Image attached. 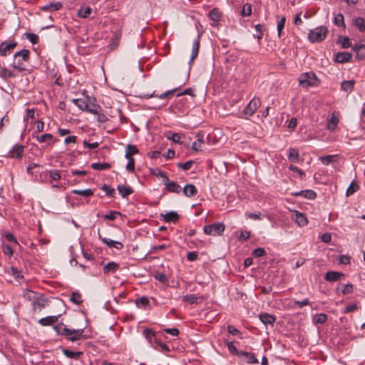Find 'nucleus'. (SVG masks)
I'll use <instances>...</instances> for the list:
<instances>
[{
	"label": "nucleus",
	"mask_w": 365,
	"mask_h": 365,
	"mask_svg": "<svg viewBox=\"0 0 365 365\" xmlns=\"http://www.w3.org/2000/svg\"><path fill=\"white\" fill-rule=\"evenodd\" d=\"M14 57L15 59L11 66L14 68L17 69L19 71H25V62H28L29 60V51L22 49L21 51L16 52Z\"/></svg>",
	"instance_id": "1"
},
{
	"label": "nucleus",
	"mask_w": 365,
	"mask_h": 365,
	"mask_svg": "<svg viewBox=\"0 0 365 365\" xmlns=\"http://www.w3.org/2000/svg\"><path fill=\"white\" fill-rule=\"evenodd\" d=\"M299 85L304 88L316 86L319 84V80L313 72H307L300 75L299 78Z\"/></svg>",
	"instance_id": "2"
},
{
	"label": "nucleus",
	"mask_w": 365,
	"mask_h": 365,
	"mask_svg": "<svg viewBox=\"0 0 365 365\" xmlns=\"http://www.w3.org/2000/svg\"><path fill=\"white\" fill-rule=\"evenodd\" d=\"M327 33V28L322 26L311 30L308 38L312 42H321L326 38Z\"/></svg>",
	"instance_id": "3"
},
{
	"label": "nucleus",
	"mask_w": 365,
	"mask_h": 365,
	"mask_svg": "<svg viewBox=\"0 0 365 365\" xmlns=\"http://www.w3.org/2000/svg\"><path fill=\"white\" fill-rule=\"evenodd\" d=\"M261 106V101L259 98H253L250 103L245 106L243 110L242 114L246 116V118L252 116L255 111L259 108Z\"/></svg>",
	"instance_id": "4"
},
{
	"label": "nucleus",
	"mask_w": 365,
	"mask_h": 365,
	"mask_svg": "<svg viewBox=\"0 0 365 365\" xmlns=\"http://www.w3.org/2000/svg\"><path fill=\"white\" fill-rule=\"evenodd\" d=\"M204 232L208 235H221L225 230V225L222 223H213L204 227Z\"/></svg>",
	"instance_id": "5"
},
{
	"label": "nucleus",
	"mask_w": 365,
	"mask_h": 365,
	"mask_svg": "<svg viewBox=\"0 0 365 365\" xmlns=\"http://www.w3.org/2000/svg\"><path fill=\"white\" fill-rule=\"evenodd\" d=\"M17 43L14 41L2 42L0 44V55L6 56L11 53L13 49L16 46Z\"/></svg>",
	"instance_id": "6"
},
{
	"label": "nucleus",
	"mask_w": 365,
	"mask_h": 365,
	"mask_svg": "<svg viewBox=\"0 0 365 365\" xmlns=\"http://www.w3.org/2000/svg\"><path fill=\"white\" fill-rule=\"evenodd\" d=\"M239 356L242 358L245 362L250 364H256L259 363V361L256 358L255 354L251 352L240 351Z\"/></svg>",
	"instance_id": "7"
},
{
	"label": "nucleus",
	"mask_w": 365,
	"mask_h": 365,
	"mask_svg": "<svg viewBox=\"0 0 365 365\" xmlns=\"http://www.w3.org/2000/svg\"><path fill=\"white\" fill-rule=\"evenodd\" d=\"M47 302L46 299L43 297V294L38 293V297H35V299L31 302L33 305V309L34 310L39 309L41 310L43 308Z\"/></svg>",
	"instance_id": "8"
},
{
	"label": "nucleus",
	"mask_w": 365,
	"mask_h": 365,
	"mask_svg": "<svg viewBox=\"0 0 365 365\" xmlns=\"http://www.w3.org/2000/svg\"><path fill=\"white\" fill-rule=\"evenodd\" d=\"M24 146L20 145H15L8 153V157L11 158L20 159L22 157L24 152Z\"/></svg>",
	"instance_id": "9"
},
{
	"label": "nucleus",
	"mask_w": 365,
	"mask_h": 365,
	"mask_svg": "<svg viewBox=\"0 0 365 365\" xmlns=\"http://www.w3.org/2000/svg\"><path fill=\"white\" fill-rule=\"evenodd\" d=\"M84 329H71V333L68 334V339L71 341H76L85 338L83 335Z\"/></svg>",
	"instance_id": "10"
},
{
	"label": "nucleus",
	"mask_w": 365,
	"mask_h": 365,
	"mask_svg": "<svg viewBox=\"0 0 365 365\" xmlns=\"http://www.w3.org/2000/svg\"><path fill=\"white\" fill-rule=\"evenodd\" d=\"M199 48H200V36H197L196 38L192 42V51H191V56L190 58L189 64H191V63L197 57L198 53H199Z\"/></svg>",
	"instance_id": "11"
},
{
	"label": "nucleus",
	"mask_w": 365,
	"mask_h": 365,
	"mask_svg": "<svg viewBox=\"0 0 365 365\" xmlns=\"http://www.w3.org/2000/svg\"><path fill=\"white\" fill-rule=\"evenodd\" d=\"M177 90H178V88H175V89H173V90L167 91H165V93H162L160 96H155L154 94V93H153L151 94L143 95V97H144L145 98L156 97V98H158V99H160L161 101H165L167 98H169L172 96H173Z\"/></svg>",
	"instance_id": "12"
},
{
	"label": "nucleus",
	"mask_w": 365,
	"mask_h": 365,
	"mask_svg": "<svg viewBox=\"0 0 365 365\" xmlns=\"http://www.w3.org/2000/svg\"><path fill=\"white\" fill-rule=\"evenodd\" d=\"M164 185L165 189L170 192L179 193L181 191V187L176 182L170 181L168 178V181H164Z\"/></svg>",
	"instance_id": "13"
},
{
	"label": "nucleus",
	"mask_w": 365,
	"mask_h": 365,
	"mask_svg": "<svg viewBox=\"0 0 365 365\" xmlns=\"http://www.w3.org/2000/svg\"><path fill=\"white\" fill-rule=\"evenodd\" d=\"M62 8V4L61 2H54L46 4L40 7V9L43 11L52 12L55 11H58Z\"/></svg>",
	"instance_id": "14"
},
{
	"label": "nucleus",
	"mask_w": 365,
	"mask_h": 365,
	"mask_svg": "<svg viewBox=\"0 0 365 365\" xmlns=\"http://www.w3.org/2000/svg\"><path fill=\"white\" fill-rule=\"evenodd\" d=\"M119 268V264L114 262H110L107 263L103 268V273L106 274H113L115 273Z\"/></svg>",
	"instance_id": "15"
},
{
	"label": "nucleus",
	"mask_w": 365,
	"mask_h": 365,
	"mask_svg": "<svg viewBox=\"0 0 365 365\" xmlns=\"http://www.w3.org/2000/svg\"><path fill=\"white\" fill-rule=\"evenodd\" d=\"M183 194L188 197L195 195L197 192L196 187L192 184H187L182 189Z\"/></svg>",
	"instance_id": "16"
},
{
	"label": "nucleus",
	"mask_w": 365,
	"mask_h": 365,
	"mask_svg": "<svg viewBox=\"0 0 365 365\" xmlns=\"http://www.w3.org/2000/svg\"><path fill=\"white\" fill-rule=\"evenodd\" d=\"M163 220L166 222H175L179 219V215L175 211L168 212L162 215Z\"/></svg>",
	"instance_id": "17"
},
{
	"label": "nucleus",
	"mask_w": 365,
	"mask_h": 365,
	"mask_svg": "<svg viewBox=\"0 0 365 365\" xmlns=\"http://www.w3.org/2000/svg\"><path fill=\"white\" fill-rule=\"evenodd\" d=\"M351 54L349 52H339L335 56V61L338 63L349 62L351 58Z\"/></svg>",
	"instance_id": "18"
},
{
	"label": "nucleus",
	"mask_w": 365,
	"mask_h": 365,
	"mask_svg": "<svg viewBox=\"0 0 365 365\" xmlns=\"http://www.w3.org/2000/svg\"><path fill=\"white\" fill-rule=\"evenodd\" d=\"M344 274L339 272L331 271L326 273L324 279L329 282H335L339 280Z\"/></svg>",
	"instance_id": "19"
},
{
	"label": "nucleus",
	"mask_w": 365,
	"mask_h": 365,
	"mask_svg": "<svg viewBox=\"0 0 365 365\" xmlns=\"http://www.w3.org/2000/svg\"><path fill=\"white\" fill-rule=\"evenodd\" d=\"M288 160L294 163H297L299 161L300 156L298 149L291 148L289 150Z\"/></svg>",
	"instance_id": "20"
},
{
	"label": "nucleus",
	"mask_w": 365,
	"mask_h": 365,
	"mask_svg": "<svg viewBox=\"0 0 365 365\" xmlns=\"http://www.w3.org/2000/svg\"><path fill=\"white\" fill-rule=\"evenodd\" d=\"M202 298L195 294H187L182 297V301L190 304H197L202 302Z\"/></svg>",
	"instance_id": "21"
},
{
	"label": "nucleus",
	"mask_w": 365,
	"mask_h": 365,
	"mask_svg": "<svg viewBox=\"0 0 365 365\" xmlns=\"http://www.w3.org/2000/svg\"><path fill=\"white\" fill-rule=\"evenodd\" d=\"M59 315L57 316H48L39 319L38 322L42 326H49L56 323L58 319Z\"/></svg>",
	"instance_id": "22"
},
{
	"label": "nucleus",
	"mask_w": 365,
	"mask_h": 365,
	"mask_svg": "<svg viewBox=\"0 0 365 365\" xmlns=\"http://www.w3.org/2000/svg\"><path fill=\"white\" fill-rule=\"evenodd\" d=\"M100 238L102 240V242L104 244H106L109 247H115L117 250H120L123 247V244L121 242H120L115 241V240H110V239H108V238H106V237L101 238L100 237Z\"/></svg>",
	"instance_id": "23"
},
{
	"label": "nucleus",
	"mask_w": 365,
	"mask_h": 365,
	"mask_svg": "<svg viewBox=\"0 0 365 365\" xmlns=\"http://www.w3.org/2000/svg\"><path fill=\"white\" fill-rule=\"evenodd\" d=\"M58 334L68 336L71 333V329H68L63 323H59L53 327Z\"/></svg>",
	"instance_id": "24"
},
{
	"label": "nucleus",
	"mask_w": 365,
	"mask_h": 365,
	"mask_svg": "<svg viewBox=\"0 0 365 365\" xmlns=\"http://www.w3.org/2000/svg\"><path fill=\"white\" fill-rule=\"evenodd\" d=\"M259 319L265 325H272L275 322L276 317L273 315L264 313L259 315Z\"/></svg>",
	"instance_id": "25"
},
{
	"label": "nucleus",
	"mask_w": 365,
	"mask_h": 365,
	"mask_svg": "<svg viewBox=\"0 0 365 365\" xmlns=\"http://www.w3.org/2000/svg\"><path fill=\"white\" fill-rule=\"evenodd\" d=\"M117 190H118L119 193L123 197H127L133 192L131 187L125 186L123 185H118L117 187Z\"/></svg>",
	"instance_id": "26"
},
{
	"label": "nucleus",
	"mask_w": 365,
	"mask_h": 365,
	"mask_svg": "<svg viewBox=\"0 0 365 365\" xmlns=\"http://www.w3.org/2000/svg\"><path fill=\"white\" fill-rule=\"evenodd\" d=\"M295 222L299 226H304L307 224V219L304 214L295 211Z\"/></svg>",
	"instance_id": "27"
},
{
	"label": "nucleus",
	"mask_w": 365,
	"mask_h": 365,
	"mask_svg": "<svg viewBox=\"0 0 365 365\" xmlns=\"http://www.w3.org/2000/svg\"><path fill=\"white\" fill-rule=\"evenodd\" d=\"M338 123H339L338 118L335 115L334 113H332L331 116L328 120L327 129L331 131H333L336 128Z\"/></svg>",
	"instance_id": "28"
},
{
	"label": "nucleus",
	"mask_w": 365,
	"mask_h": 365,
	"mask_svg": "<svg viewBox=\"0 0 365 365\" xmlns=\"http://www.w3.org/2000/svg\"><path fill=\"white\" fill-rule=\"evenodd\" d=\"M197 140L192 145V149L195 151L202 150V145L204 143L203 135L202 134L197 135Z\"/></svg>",
	"instance_id": "29"
},
{
	"label": "nucleus",
	"mask_w": 365,
	"mask_h": 365,
	"mask_svg": "<svg viewBox=\"0 0 365 365\" xmlns=\"http://www.w3.org/2000/svg\"><path fill=\"white\" fill-rule=\"evenodd\" d=\"M72 101L81 110L86 111V108H88V103L87 99L78 98L73 99Z\"/></svg>",
	"instance_id": "30"
},
{
	"label": "nucleus",
	"mask_w": 365,
	"mask_h": 365,
	"mask_svg": "<svg viewBox=\"0 0 365 365\" xmlns=\"http://www.w3.org/2000/svg\"><path fill=\"white\" fill-rule=\"evenodd\" d=\"M354 25L361 31H365V19L356 17L354 19Z\"/></svg>",
	"instance_id": "31"
},
{
	"label": "nucleus",
	"mask_w": 365,
	"mask_h": 365,
	"mask_svg": "<svg viewBox=\"0 0 365 365\" xmlns=\"http://www.w3.org/2000/svg\"><path fill=\"white\" fill-rule=\"evenodd\" d=\"M16 75L9 69L6 67H0V77L3 79L14 78Z\"/></svg>",
	"instance_id": "32"
},
{
	"label": "nucleus",
	"mask_w": 365,
	"mask_h": 365,
	"mask_svg": "<svg viewBox=\"0 0 365 365\" xmlns=\"http://www.w3.org/2000/svg\"><path fill=\"white\" fill-rule=\"evenodd\" d=\"M209 17L211 20L217 22L220 20L222 17V13L218 9H213L209 13Z\"/></svg>",
	"instance_id": "33"
},
{
	"label": "nucleus",
	"mask_w": 365,
	"mask_h": 365,
	"mask_svg": "<svg viewBox=\"0 0 365 365\" xmlns=\"http://www.w3.org/2000/svg\"><path fill=\"white\" fill-rule=\"evenodd\" d=\"M354 81H344L341 83V88L342 90L346 92H351L354 89Z\"/></svg>",
	"instance_id": "34"
},
{
	"label": "nucleus",
	"mask_w": 365,
	"mask_h": 365,
	"mask_svg": "<svg viewBox=\"0 0 365 365\" xmlns=\"http://www.w3.org/2000/svg\"><path fill=\"white\" fill-rule=\"evenodd\" d=\"M149 299L145 296H143L135 299V304L138 307L146 308L149 305Z\"/></svg>",
	"instance_id": "35"
},
{
	"label": "nucleus",
	"mask_w": 365,
	"mask_h": 365,
	"mask_svg": "<svg viewBox=\"0 0 365 365\" xmlns=\"http://www.w3.org/2000/svg\"><path fill=\"white\" fill-rule=\"evenodd\" d=\"M296 196H303L307 199H314L316 197V192L313 190H302L295 194Z\"/></svg>",
	"instance_id": "36"
},
{
	"label": "nucleus",
	"mask_w": 365,
	"mask_h": 365,
	"mask_svg": "<svg viewBox=\"0 0 365 365\" xmlns=\"http://www.w3.org/2000/svg\"><path fill=\"white\" fill-rule=\"evenodd\" d=\"M63 353L68 358L75 359H77L82 354L81 351H73L68 349H63Z\"/></svg>",
	"instance_id": "37"
},
{
	"label": "nucleus",
	"mask_w": 365,
	"mask_h": 365,
	"mask_svg": "<svg viewBox=\"0 0 365 365\" xmlns=\"http://www.w3.org/2000/svg\"><path fill=\"white\" fill-rule=\"evenodd\" d=\"M138 153V150L135 145H128L126 147L125 151V158H131V155H135Z\"/></svg>",
	"instance_id": "38"
},
{
	"label": "nucleus",
	"mask_w": 365,
	"mask_h": 365,
	"mask_svg": "<svg viewBox=\"0 0 365 365\" xmlns=\"http://www.w3.org/2000/svg\"><path fill=\"white\" fill-rule=\"evenodd\" d=\"M334 23L339 27H344L345 24L344 16L341 14H336L334 18Z\"/></svg>",
	"instance_id": "39"
},
{
	"label": "nucleus",
	"mask_w": 365,
	"mask_h": 365,
	"mask_svg": "<svg viewBox=\"0 0 365 365\" xmlns=\"http://www.w3.org/2000/svg\"><path fill=\"white\" fill-rule=\"evenodd\" d=\"M359 189V185L355 181H352L349 186L348 187L346 195V196H349L356 192Z\"/></svg>",
	"instance_id": "40"
},
{
	"label": "nucleus",
	"mask_w": 365,
	"mask_h": 365,
	"mask_svg": "<svg viewBox=\"0 0 365 365\" xmlns=\"http://www.w3.org/2000/svg\"><path fill=\"white\" fill-rule=\"evenodd\" d=\"M38 294L37 292H34L32 290H26L24 291V297L30 301V302H33L34 299H35V297H38Z\"/></svg>",
	"instance_id": "41"
},
{
	"label": "nucleus",
	"mask_w": 365,
	"mask_h": 365,
	"mask_svg": "<svg viewBox=\"0 0 365 365\" xmlns=\"http://www.w3.org/2000/svg\"><path fill=\"white\" fill-rule=\"evenodd\" d=\"M91 13L90 7H81L78 11V16L82 18H87Z\"/></svg>",
	"instance_id": "42"
},
{
	"label": "nucleus",
	"mask_w": 365,
	"mask_h": 365,
	"mask_svg": "<svg viewBox=\"0 0 365 365\" xmlns=\"http://www.w3.org/2000/svg\"><path fill=\"white\" fill-rule=\"evenodd\" d=\"M264 26L262 24H257L255 26L256 34H254V36L257 38L259 41L262 38L264 35Z\"/></svg>",
	"instance_id": "43"
},
{
	"label": "nucleus",
	"mask_w": 365,
	"mask_h": 365,
	"mask_svg": "<svg viewBox=\"0 0 365 365\" xmlns=\"http://www.w3.org/2000/svg\"><path fill=\"white\" fill-rule=\"evenodd\" d=\"M71 302L76 304H81L82 303L81 294L78 292H73L70 297Z\"/></svg>",
	"instance_id": "44"
},
{
	"label": "nucleus",
	"mask_w": 365,
	"mask_h": 365,
	"mask_svg": "<svg viewBox=\"0 0 365 365\" xmlns=\"http://www.w3.org/2000/svg\"><path fill=\"white\" fill-rule=\"evenodd\" d=\"M35 138L38 143H42L52 140L53 135L49 133H46L41 135H37L35 137Z\"/></svg>",
	"instance_id": "45"
},
{
	"label": "nucleus",
	"mask_w": 365,
	"mask_h": 365,
	"mask_svg": "<svg viewBox=\"0 0 365 365\" xmlns=\"http://www.w3.org/2000/svg\"><path fill=\"white\" fill-rule=\"evenodd\" d=\"M72 192L74 194H76V195L84 196V197H88V196H91L93 195V192L91 189H86V190H73L72 191Z\"/></svg>",
	"instance_id": "46"
},
{
	"label": "nucleus",
	"mask_w": 365,
	"mask_h": 365,
	"mask_svg": "<svg viewBox=\"0 0 365 365\" xmlns=\"http://www.w3.org/2000/svg\"><path fill=\"white\" fill-rule=\"evenodd\" d=\"M86 111H87L90 113L96 114V113H98L99 112L102 111V109H101V106H99L98 105L88 104V108H86Z\"/></svg>",
	"instance_id": "47"
},
{
	"label": "nucleus",
	"mask_w": 365,
	"mask_h": 365,
	"mask_svg": "<svg viewBox=\"0 0 365 365\" xmlns=\"http://www.w3.org/2000/svg\"><path fill=\"white\" fill-rule=\"evenodd\" d=\"M338 41L344 48H349L351 46L350 39L346 36H340Z\"/></svg>",
	"instance_id": "48"
},
{
	"label": "nucleus",
	"mask_w": 365,
	"mask_h": 365,
	"mask_svg": "<svg viewBox=\"0 0 365 365\" xmlns=\"http://www.w3.org/2000/svg\"><path fill=\"white\" fill-rule=\"evenodd\" d=\"M110 165L107 163H93L91 165V168L93 169L98 170H106V169L110 168Z\"/></svg>",
	"instance_id": "49"
},
{
	"label": "nucleus",
	"mask_w": 365,
	"mask_h": 365,
	"mask_svg": "<svg viewBox=\"0 0 365 365\" xmlns=\"http://www.w3.org/2000/svg\"><path fill=\"white\" fill-rule=\"evenodd\" d=\"M314 321L317 324H324L327 321V315L324 313L318 314L315 316Z\"/></svg>",
	"instance_id": "50"
},
{
	"label": "nucleus",
	"mask_w": 365,
	"mask_h": 365,
	"mask_svg": "<svg viewBox=\"0 0 365 365\" xmlns=\"http://www.w3.org/2000/svg\"><path fill=\"white\" fill-rule=\"evenodd\" d=\"M152 173L155 175H156L157 177H160L163 179V182L167 180L168 181V176L166 175V173L161 170L160 168H155L153 170H152Z\"/></svg>",
	"instance_id": "51"
},
{
	"label": "nucleus",
	"mask_w": 365,
	"mask_h": 365,
	"mask_svg": "<svg viewBox=\"0 0 365 365\" xmlns=\"http://www.w3.org/2000/svg\"><path fill=\"white\" fill-rule=\"evenodd\" d=\"M252 14V5L250 4H245L241 11V14L243 16H249Z\"/></svg>",
	"instance_id": "52"
},
{
	"label": "nucleus",
	"mask_w": 365,
	"mask_h": 365,
	"mask_svg": "<svg viewBox=\"0 0 365 365\" xmlns=\"http://www.w3.org/2000/svg\"><path fill=\"white\" fill-rule=\"evenodd\" d=\"M286 18L284 16L281 17L280 19L277 21V32L279 37H280L282 31L284 28Z\"/></svg>",
	"instance_id": "53"
},
{
	"label": "nucleus",
	"mask_w": 365,
	"mask_h": 365,
	"mask_svg": "<svg viewBox=\"0 0 365 365\" xmlns=\"http://www.w3.org/2000/svg\"><path fill=\"white\" fill-rule=\"evenodd\" d=\"M336 157V155H326L321 157L320 160L324 165H328L333 161L334 158H335Z\"/></svg>",
	"instance_id": "54"
},
{
	"label": "nucleus",
	"mask_w": 365,
	"mask_h": 365,
	"mask_svg": "<svg viewBox=\"0 0 365 365\" xmlns=\"http://www.w3.org/2000/svg\"><path fill=\"white\" fill-rule=\"evenodd\" d=\"M227 346L229 351L231 354L237 355L239 356L240 351L237 350L236 346L234 345L233 342H232V341L227 342Z\"/></svg>",
	"instance_id": "55"
},
{
	"label": "nucleus",
	"mask_w": 365,
	"mask_h": 365,
	"mask_svg": "<svg viewBox=\"0 0 365 365\" xmlns=\"http://www.w3.org/2000/svg\"><path fill=\"white\" fill-rule=\"evenodd\" d=\"M195 162L193 160H188L184 163H178V167L182 168L184 170H188L190 169L192 165Z\"/></svg>",
	"instance_id": "56"
},
{
	"label": "nucleus",
	"mask_w": 365,
	"mask_h": 365,
	"mask_svg": "<svg viewBox=\"0 0 365 365\" xmlns=\"http://www.w3.org/2000/svg\"><path fill=\"white\" fill-rule=\"evenodd\" d=\"M2 252L4 255L8 256H12L14 253L12 247L8 245H3Z\"/></svg>",
	"instance_id": "57"
},
{
	"label": "nucleus",
	"mask_w": 365,
	"mask_h": 365,
	"mask_svg": "<svg viewBox=\"0 0 365 365\" xmlns=\"http://www.w3.org/2000/svg\"><path fill=\"white\" fill-rule=\"evenodd\" d=\"M49 176L53 180H58L61 178L60 172L58 170L49 171Z\"/></svg>",
	"instance_id": "58"
},
{
	"label": "nucleus",
	"mask_w": 365,
	"mask_h": 365,
	"mask_svg": "<svg viewBox=\"0 0 365 365\" xmlns=\"http://www.w3.org/2000/svg\"><path fill=\"white\" fill-rule=\"evenodd\" d=\"M246 216L250 219L257 220H261V212H247Z\"/></svg>",
	"instance_id": "59"
},
{
	"label": "nucleus",
	"mask_w": 365,
	"mask_h": 365,
	"mask_svg": "<svg viewBox=\"0 0 365 365\" xmlns=\"http://www.w3.org/2000/svg\"><path fill=\"white\" fill-rule=\"evenodd\" d=\"M128 160V163L126 165V169L130 171V172H132L134 170V168H135V160L133 158H126Z\"/></svg>",
	"instance_id": "60"
},
{
	"label": "nucleus",
	"mask_w": 365,
	"mask_h": 365,
	"mask_svg": "<svg viewBox=\"0 0 365 365\" xmlns=\"http://www.w3.org/2000/svg\"><path fill=\"white\" fill-rule=\"evenodd\" d=\"M102 190L103 191H105L106 193L107 194V195H108L110 197H112L113 195V194L115 193V190L113 188L110 187V186L106 185H104L102 187Z\"/></svg>",
	"instance_id": "61"
},
{
	"label": "nucleus",
	"mask_w": 365,
	"mask_h": 365,
	"mask_svg": "<svg viewBox=\"0 0 365 365\" xmlns=\"http://www.w3.org/2000/svg\"><path fill=\"white\" fill-rule=\"evenodd\" d=\"M155 279L157 280H158L159 282H162V283H167L168 282V278L166 277L165 274H163V273H157L155 276Z\"/></svg>",
	"instance_id": "62"
},
{
	"label": "nucleus",
	"mask_w": 365,
	"mask_h": 365,
	"mask_svg": "<svg viewBox=\"0 0 365 365\" xmlns=\"http://www.w3.org/2000/svg\"><path fill=\"white\" fill-rule=\"evenodd\" d=\"M309 300L308 298H305L304 299H303L302 301H294V304H297L299 308H302L304 306H307L309 304Z\"/></svg>",
	"instance_id": "63"
},
{
	"label": "nucleus",
	"mask_w": 365,
	"mask_h": 365,
	"mask_svg": "<svg viewBox=\"0 0 365 365\" xmlns=\"http://www.w3.org/2000/svg\"><path fill=\"white\" fill-rule=\"evenodd\" d=\"M353 291V286L350 284H346L343 285V289L341 290L344 294L351 293Z\"/></svg>",
	"instance_id": "64"
}]
</instances>
